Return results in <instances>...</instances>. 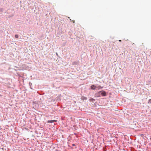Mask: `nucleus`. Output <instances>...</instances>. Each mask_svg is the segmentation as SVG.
<instances>
[{
    "instance_id": "3",
    "label": "nucleus",
    "mask_w": 151,
    "mask_h": 151,
    "mask_svg": "<svg viewBox=\"0 0 151 151\" xmlns=\"http://www.w3.org/2000/svg\"><path fill=\"white\" fill-rule=\"evenodd\" d=\"M56 121V120H48L47 121V122L48 123H53L54 122H55Z\"/></svg>"
},
{
    "instance_id": "7",
    "label": "nucleus",
    "mask_w": 151,
    "mask_h": 151,
    "mask_svg": "<svg viewBox=\"0 0 151 151\" xmlns=\"http://www.w3.org/2000/svg\"><path fill=\"white\" fill-rule=\"evenodd\" d=\"M99 89L100 88H102V87L101 86H99L98 87Z\"/></svg>"
},
{
    "instance_id": "8",
    "label": "nucleus",
    "mask_w": 151,
    "mask_h": 151,
    "mask_svg": "<svg viewBox=\"0 0 151 151\" xmlns=\"http://www.w3.org/2000/svg\"><path fill=\"white\" fill-rule=\"evenodd\" d=\"M91 99L92 100H94V99Z\"/></svg>"
},
{
    "instance_id": "1",
    "label": "nucleus",
    "mask_w": 151,
    "mask_h": 151,
    "mask_svg": "<svg viewBox=\"0 0 151 151\" xmlns=\"http://www.w3.org/2000/svg\"><path fill=\"white\" fill-rule=\"evenodd\" d=\"M101 93V95L103 96H106V93L105 91H100L99 92V93Z\"/></svg>"
},
{
    "instance_id": "5",
    "label": "nucleus",
    "mask_w": 151,
    "mask_h": 151,
    "mask_svg": "<svg viewBox=\"0 0 151 151\" xmlns=\"http://www.w3.org/2000/svg\"><path fill=\"white\" fill-rule=\"evenodd\" d=\"M15 37L16 38H18V36L17 35H16L15 36Z\"/></svg>"
},
{
    "instance_id": "9",
    "label": "nucleus",
    "mask_w": 151,
    "mask_h": 151,
    "mask_svg": "<svg viewBox=\"0 0 151 151\" xmlns=\"http://www.w3.org/2000/svg\"><path fill=\"white\" fill-rule=\"evenodd\" d=\"M73 23H75V21H74H74H73Z\"/></svg>"
},
{
    "instance_id": "2",
    "label": "nucleus",
    "mask_w": 151,
    "mask_h": 151,
    "mask_svg": "<svg viewBox=\"0 0 151 151\" xmlns=\"http://www.w3.org/2000/svg\"><path fill=\"white\" fill-rule=\"evenodd\" d=\"M91 89H92L93 90H94L96 89V87L95 85H91Z\"/></svg>"
},
{
    "instance_id": "10",
    "label": "nucleus",
    "mask_w": 151,
    "mask_h": 151,
    "mask_svg": "<svg viewBox=\"0 0 151 151\" xmlns=\"http://www.w3.org/2000/svg\"><path fill=\"white\" fill-rule=\"evenodd\" d=\"M119 42H121V40H119Z\"/></svg>"
},
{
    "instance_id": "4",
    "label": "nucleus",
    "mask_w": 151,
    "mask_h": 151,
    "mask_svg": "<svg viewBox=\"0 0 151 151\" xmlns=\"http://www.w3.org/2000/svg\"><path fill=\"white\" fill-rule=\"evenodd\" d=\"M81 99L83 100H86L87 99L86 97H85L84 96H81Z\"/></svg>"
},
{
    "instance_id": "6",
    "label": "nucleus",
    "mask_w": 151,
    "mask_h": 151,
    "mask_svg": "<svg viewBox=\"0 0 151 151\" xmlns=\"http://www.w3.org/2000/svg\"><path fill=\"white\" fill-rule=\"evenodd\" d=\"M148 103H151V99H150L148 101Z\"/></svg>"
}]
</instances>
